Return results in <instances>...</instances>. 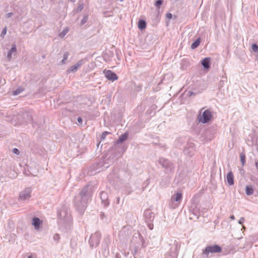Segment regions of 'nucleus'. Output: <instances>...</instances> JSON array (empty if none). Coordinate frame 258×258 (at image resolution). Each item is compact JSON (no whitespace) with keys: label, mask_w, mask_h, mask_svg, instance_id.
I'll use <instances>...</instances> for the list:
<instances>
[{"label":"nucleus","mask_w":258,"mask_h":258,"mask_svg":"<svg viewBox=\"0 0 258 258\" xmlns=\"http://www.w3.org/2000/svg\"><path fill=\"white\" fill-rule=\"evenodd\" d=\"M72 2H75L76 0H70Z\"/></svg>","instance_id":"obj_58"},{"label":"nucleus","mask_w":258,"mask_h":258,"mask_svg":"<svg viewBox=\"0 0 258 258\" xmlns=\"http://www.w3.org/2000/svg\"><path fill=\"white\" fill-rule=\"evenodd\" d=\"M245 155L244 153H241L240 154V161L241 162V164H242V165L243 166L245 162H246V160H245Z\"/></svg>","instance_id":"obj_28"},{"label":"nucleus","mask_w":258,"mask_h":258,"mask_svg":"<svg viewBox=\"0 0 258 258\" xmlns=\"http://www.w3.org/2000/svg\"><path fill=\"white\" fill-rule=\"evenodd\" d=\"M111 240L109 235L104 237L102 243L101 253L103 257L106 258L109 254V245Z\"/></svg>","instance_id":"obj_2"},{"label":"nucleus","mask_w":258,"mask_h":258,"mask_svg":"<svg viewBox=\"0 0 258 258\" xmlns=\"http://www.w3.org/2000/svg\"><path fill=\"white\" fill-rule=\"evenodd\" d=\"M63 35H64L67 33V32H65L64 30L63 31Z\"/></svg>","instance_id":"obj_57"},{"label":"nucleus","mask_w":258,"mask_h":258,"mask_svg":"<svg viewBox=\"0 0 258 258\" xmlns=\"http://www.w3.org/2000/svg\"><path fill=\"white\" fill-rule=\"evenodd\" d=\"M93 192V187L87 184L81 189L78 195L75 196L74 206L80 214H83L85 212L88 203L92 200Z\"/></svg>","instance_id":"obj_1"},{"label":"nucleus","mask_w":258,"mask_h":258,"mask_svg":"<svg viewBox=\"0 0 258 258\" xmlns=\"http://www.w3.org/2000/svg\"><path fill=\"white\" fill-rule=\"evenodd\" d=\"M116 204H119L120 202V198L119 197H116Z\"/></svg>","instance_id":"obj_49"},{"label":"nucleus","mask_w":258,"mask_h":258,"mask_svg":"<svg viewBox=\"0 0 258 258\" xmlns=\"http://www.w3.org/2000/svg\"><path fill=\"white\" fill-rule=\"evenodd\" d=\"M83 64V60L81 59L78 61L75 65L72 66L69 69H68V73H75L77 71L78 69Z\"/></svg>","instance_id":"obj_14"},{"label":"nucleus","mask_w":258,"mask_h":258,"mask_svg":"<svg viewBox=\"0 0 258 258\" xmlns=\"http://www.w3.org/2000/svg\"><path fill=\"white\" fill-rule=\"evenodd\" d=\"M42 224V221L38 217H34L32 218V224L35 229L38 230Z\"/></svg>","instance_id":"obj_15"},{"label":"nucleus","mask_w":258,"mask_h":258,"mask_svg":"<svg viewBox=\"0 0 258 258\" xmlns=\"http://www.w3.org/2000/svg\"><path fill=\"white\" fill-rule=\"evenodd\" d=\"M252 50L255 52H258V45L255 44H252L251 46Z\"/></svg>","instance_id":"obj_32"},{"label":"nucleus","mask_w":258,"mask_h":258,"mask_svg":"<svg viewBox=\"0 0 258 258\" xmlns=\"http://www.w3.org/2000/svg\"><path fill=\"white\" fill-rule=\"evenodd\" d=\"M23 90L24 89L22 88L19 87L16 90L13 91L12 94L13 95H18L22 92Z\"/></svg>","instance_id":"obj_29"},{"label":"nucleus","mask_w":258,"mask_h":258,"mask_svg":"<svg viewBox=\"0 0 258 258\" xmlns=\"http://www.w3.org/2000/svg\"><path fill=\"white\" fill-rule=\"evenodd\" d=\"M53 240L55 241H56L57 242H58L59 239H60V236L57 233H56L54 235H53Z\"/></svg>","instance_id":"obj_34"},{"label":"nucleus","mask_w":258,"mask_h":258,"mask_svg":"<svg viewBox=\"0 0 258 258\" xmlns=\"http://www.w3.org/2000/svg\"><path fill=\"white\" fill-rule=\"evenodd\" d=\"M226 179L228 184L229 185H232L234 184V176L232 171H229L226 176Z\"/></svg>","instance_id":"obj_19"},{"label":"nucleus","mask_w":258,"mask_h":258,"mask_svg":"<svg viewBox=\"0 0 258 258\" xmlns=\"http://www.w3.org/2000/svg\"><path fill=\"white\" fill-rule=\"evenodd\" d=\"M189 211L192 212L193 215H194L195 216H197V218L199 217L200 215V212L198 209H197L196 208H192L191 207H190Z\"/></svg>","instance_id":"obj_25"},{"label":"nucleus","mask_w":258,"mask_h":258,"mask_svg":"<svg viewBox=\"0 0 258 258\" xmlns=\"http://www.w3.org/2000/svg\"><path fill=\"white\" fill-rule=\"evenodd\" d=\"M147 26L146 22L143 19H140L138 21V28L141 30H144Z\"/></svg>","instance_id":"obj_23"},{"label":"nucleus","mask_w":258,"mask_h":258,"mask_svg":"<svg viewBox=\"0 0 258 258\" xmlns=\"http://www.w3.org/2000/svg\"><path fill=\"white\" fill-rule=\"evenodd\" d=\"M158 163L163 168H165L167 171H171L173 168L172 163L168 160L163 158H159Z\"/></svg>","instance_id":"obj_6"},{"label":"nucleus","mask_w":258,"mask_h":258,"mask_svg":"<svg viewBox=\"0 0 258 258\" xmlns=\"http://www.w3.org/2000/svg\"><path fill=\"white\" fill-rule=\"evenodd\" d=\"M195 151V144L192 143H188L184 147L183 152L185 154L192 156Z\"/></svg>","instance_id":"obj_9"},{"label":"nucleus","mask_w":258,"mask_h":258,"mask_svg":"<svg viewBox=\"0 0 258 258\" xmlns=\"http://www.w3.org/2000/svg\"><path fill=\"white\" fill-rule=\"evenodd\" d=\"M104 72L105 77L108 80L113 82L118 79V76L114 72L110 70H105Z\"/></svg>","instance_id":"obj_10"},{"label":"nucleus","mask_w":258,"mask_h":258,"mask_svg":"<svg viewBox=\"0 0 258 258\" xmlns=\"http://www.w3.org/2000/svg\"><path fill=\"white\" fill-rule=\"evenodd\" d=\"M31 189L30 188L27 187L22 191L19 194V199L24 201L29 199L30 197Z\"/></svg>","instance_id":"obj_8"},{"label":"nucleus","mask_w":258,"mask_h":258,"mask_svg":"<svg viewBox=\"0 0 258 258\" xmlns=\"http://www.w3.org/2000/svg\"><path fill=\"white\" fill-rule=\"evenodd\" d=\"M101 239V233L99 232H96L94 234H92L89 239V244L91 248L97 247Z\"/></svg>","instance_id":"obj_4"},{"label":"nucleus","mask_w":258,"mask_h":258,"mask_svg":"<svg viewBox=\"0 0 258 258\" xmlns=\"http://www.w3.org/2000/svg\"><path fill=\"white\" fill-rule=\"evenodd\" d=\"M110 133L109 132H108L107 131H105L104 132H103L101 134V140H103L105 139L106 138V136L108 134H109Z\"/></svg>","instance_id":"obj_33"},{"label":"nucleus","mask_w":258,"mask_h":258,"mask_svg":"<svg viewBox=\"0 0 258 258\" xmlns=\"http://www.w3.org/2000/svg\"><path fill=\"white\" fill-rule=\"evenodd\" d=\"M7 27H5L2 30V32H1V37L3 38L4 37V36L7 33Z\"/></svg>","instance_id":"obj_35"},{"label":"nucleus","mask_w":258,"mask_h":258,"mask_svg":"<svg viewBox=\"0 0 258 258\" xmlns=\"http://www.w3.org/2000/svg\"><path fill=\"white\" fill-rule=\"evenodd\" d=\"M214 130L212 128H207L205 131L204 137L207 141H209L212 140L214 137Z\"/></svg>","instance_id":"obj_13"},{"label":"nucleus","mask_w":258,"mask_h":258,"mask_svg":"<svg viewBox=\"0 0 258 258\" xmlns=\"http://www.w3.org/2000/svg\"><path fill=\"white\" fill-rule=\"evenodd\" d=\"M177 206H176L175 207H173V208H175L176 207H177Z\"/></svg>","instance_id":"obj_63"},{"label":"nucleus","mask_w":258,"mask_h":258,"mask_svg":"<svg viewBox=\"0 0 258 258\" xmlns=\"http://www.w3.org/2000/svg\"><path fill=\"white\" fill-rule=\"evenodd\" d=\"M141 89V86H140V85L138 87L137 89V90L138 91H140Z\"/></svg>","instance_id":"obj_54"},{"label":"nucleus","mask_w":258,"mask_h":258,"mask_svg":"<svg viewBox=\"0 0 258 258\" xmlns=\"http://www.w3.org/2000/svg\"><path fill=\"white\" fill-rule=\"evenodd\" d=\"M28 258H33V256H32V255L31 254V255H29L28 256Z\"/></svg>","instance_id":"obj_55"},{"label":"nucleus","mask_w":258,"mask_h":258,"mask_svg":"<svg viewBox=\"0 0 258 258\" xmlns=\"http://www.w3.org/2000/svg\"><path fill=\"white\" fill-rule=\"evenodd\" d=\"M223 79L221 80L219 83V88L221 89L225 85V83L227 82V78L223 77H222Z\"/></svg>","instance_id":"obj_27"},{"label":"nucleus","mask_w":258,"mask_h":258,"mask_svg":"<svg viewBox=\"0 0 258 258\" xmlns=\"http://www.w3.org/2000/svg\"><path fill=\"white\" fill-rule=\"evenodd\" d=\"M17 51V47L15 44H13L11 48L8 51L7 54V58L9 60H10L12 58V54L14 52H16Z\"/></svg>","instance_id":"obj_20"},{"label":"nucleus","mask_w":258,"mask_h":258,"mask_svg":"<svg viewBox=\"0 0 258 258\" xmlns=\"http://www.w3.org/2000/svg\"><path fill=\"white\" fill-rule=\"evenodd\" d=\"M100 217L101 219L103 220L104 218H107V216L105 215L104 212H100Z\"/></svg>","instance_id":"obj_38"},{"label":"nucleus","mask_w":258,"mask_h":258,"mask_svg":"<svg viewBox=\"0 0 258 258\" xmlns=\"http://www.w3.org/2000/svg\"><path fill=\"white\" fill-rule=\"evenodd\" d=\"M13 153L16 155H19L20 154V151L17 148H14L13 149Z\"/></svg>","instance_id":"obj_42"},{"label":"nucleus","mask_w":258,"mask_h":258,"mask_svg":"<svg viewBox=\"0 0 258 258\" xmlns=\"http://www.w3.org/2000/svg\"><path fill=\"white\" fill-rule=\"evenodd\" d=\"M100 199L104 207H108L109 205V202L108 201V196L106 191H102L100 192Z\"/></svg>","instance_id":"obj_12"},{"label":"nucleus","mask_w":258,"mask_h":258,"mask_svg":"<svg viewBox=\"0 0 258 258\" xmlns=\"http://www.w3.org/2000/svg\"><path fill=\"white\" fill-rule=\"evenodd\" d=\"M222 251V247L217 244L208 245L203 250V254H205L207 257L210 253H219Z\"/></svg>","instance_id":"obj_3"},{"label":"nucleus","mask_w":258,"mask_h":258,"mask_svg":"<svg viewBox=\"0 0 258 258\" xmlns=\"http://www.w3.org/2000/svg\"><path fill=\"white\" fill-rule=\"evenodd\" d=\"M182 196L181 192H178L174 195L171 196V202H176L179 204L182 200Z\"/></svg>","instance_id":"obj_18"},{"label":"nucleus","mask_w":258,"mask_h":258,"mask_svg":"<svg viewBox=\"0 0 258 258\" xmlns=\"http://www.w3.org/2000/svg\"><path fill=\"white\" fill-rule=\"evenodd\" d=\"M201 64L206 70L209 69L211 66V58L205 57L201 61Z\"/></svg>","instance_id":"obj_17"},{"label":"nucleus","mask_w":258,"mask_h":258,"mask_svg":"<svg viewBox=\"0 0 258 258\" xmlns=\"http://www.w3.org/2000/svg\"><path fill=\"white\" fill-rule=\"evenodd\" d=\"M255 166L256 170L258 171V161H256L255 162Z\"/></svg>","instance_id":"obj_48"},{"label":"nucleus","mask_w":258,"mask_h":258,"mask_svg":"<svg viewBox=\"0 0 258 258\" xmlns=\"http://www.w3.org/2000/svg\"><path fill=\"white\" fill-rule=\"evenodd\" d=\"M23 117L24 121L27 123H31L33 127L36 125V123L33 121L32 112L31 111H25L23 113Z\"/></svg>","instance_id":"obj_7"},{"label":"nucleus","mask_w":258,"mask_h":258,"mask_svg":"<svg viewBox=\"0 0 258 258\" xmlns=\"http://www.w3.org/2000/svg\"><path fill=\"white\" fill-rule=\"evenodd\" d=\"M115 258H121V256L119 254L116 253L115 254Z\"/></svg>","instance_id":"obj_51"},{"label":"nucleus","mask_w":258,"mask_h":258,"mask_svg":"<svg viewBox=\"0 0 258 258\" xmlns=\"http://www.w3.org/2000/svg\"><path fill=\"white\" fill-rule=\"evenodd\" d=\"M107 160H108V159H106V160H105V162H106V161Z\"/></svg>","instance_id":"obj_60"},{"label":"nucleus","mask_w":258,"mask_h":258,"mask_svg":"<svg viewBox=\"0 0 258 258\" xmlns=\"http://www.w3.org/2000/svg\"><path fill=\"white\" fill-rule=\"evenodd\" d=\"M140 239L141 240V242H142V246L143 247H146V245L145 244V240L144 239L143 236L140 234Z\"/></svg>","instance_id":"obj_37"},{"label":"nucleus","mask_w":258,"mask_h":258,"mask_svg":"<svg viewBox=\"0 0 258 258\" xmlns=\"http://www.w3.org/2000/svg\"><path fill=\"white\" fill-rule=\"evenodd\" d=\"M244 220H245V219L243 217L240 218V219H239V220L238 221L239 224H242L244 223Z\"/></svg>","instance_id":"obj_45"},{"label":"nucleus","mask_w":258,"mask_h":258,"mask_svg":"<svg viewBox=\"0 0 258 258\" xmlns=\"http://www.w3.org/2000/svg\"><path fill=\"white\" fill-rule=\"evenodd\" d=\"M14 15L13 13L10 12L8 14H7L5 16L6 18H11L12 16H13Z\"/></svg>","instance_id":"obj_43"},{"label":"nucleus","mask_w":258,"mask_h":258,"mask_svg":"<svg viewBox=\"0 0 258 258\" xmlns=\"http://www.w3.org/2000/svg\"><path fill=\"white\" fill-rule=\"evenodd\" d=\"M77 121H78V122L79 123H82V122H83V120H82V117H78L77 118Z\"/></svg>","instance_id":"obj_46"},{"label":"nucleus","mask_w":258,"mask_h":258,"mask_svg":"<svg viewBox=\"0 0 258 258\" xmlns=\"http://www.w3.org/2000/svg\"><path fill=\"white\" fill-rule=\"evenodd\" d=\"M230 218L231 219V220H234L235 219V217L233 215H232L230 216Z\"/></svg>","instance_id":"obj_52"},{"label":"nucleus","mask_w":258,"mask_h":258,"mask_svg":"<svg viewBox=\"0 0 258 258\" xmlns=\"http://www.w3.org/2000/svg\"><path fill=\"white\" fill-rule=\"evenodd\" d=\"M245 194L247 196H251L253 194L254 188L251 185H246L245 189Z\"/></svg>","instance_id":"obj_22"},{"label":"nucleus","mask_w":258,"mask_h":258,"mask_svg":"<svg viewBox=\"0 0 258 258\" xmlns=\"http://www.w3.org/2000/svg\"><path fill=\"white\" fill-rule=\"evenodd\" d=\"M195 94V93H194V92H191V91H190V92H189V95L190 96H191V95H193V94Z\"/></svg>","instance_id":"obj_53"},{"label":"nucleus","mask_w":258,"mask_h":258,"mask_svg":"<svg viewBox=\"0 0 258 258\" xmlns=\"http://www.w3.org/2000/svg\"><path fill=\"white\" fill-rule=\"evenodd\" d=\"M166 17L167 19H171L172 17V15L171 13H167L166 14Z\"/></svg>","instance_id":"obj_44"},{"label":"nucleus","mask_w":258,"mask_h":258,"mask_svg":"<svg viewBox=\"0 0 258 258\" xmlns=\"http://www.w3.org/2000/svg\"><path fill=\"white\" fill-rule=\"evenodd\" d=\"M212 116V112L209 109H207L203 112L202 115L200 114L198 118L200 122L206 123L211 120Z\"/></svg>","instance_id":"obj_5"},{"label":"nucleus","mask_w":258,"mask_h":258,"mask_svg":"<svg viewBox=\"0 0 258 258\" xmlns=\"http://www.w3.org/2000/svg\"><path fill=\"white\" fill-rule=\"evenodd\" d=\"M181 69H182V70H184V69H185V68H184V67H183V65H182V66L181 67Z\"/></svg>","instance_id":"obj_56"},{"label":"nucleus","mask_w":258,"mask_h":258,"mask_svg":"<svg viewBox=\"0 0 258 258\" xmlns=\"http://www.w3.org/2000/svg\"><path fill=\"white\" fill-rule=\"evenodd\" d=\"M164 0H155L154 5L158 10L160 9L161 6L162 5Z\"/></svg>","instance_id":"obj_26"},{"label":"nucleus","mask_w":258,"mask_h":258,"mask_svg":"<svg viewBox=\"0 0 258 258\" xmlns=\"http://www.w3.org/2000/svg\"><path fill=\"white\" fill-rule=\"evenodd\" d=\"M69 55V53L68 51H66L64 53L63 55V59L67 60L68 58Z\"/></svg>","instance_id":"obj_39"},{"label":"nucleus","mask_w":258,"mask_h":258,"mask_svg":"<svg viewBox=\"0 0 258 258\" xmlns=\"http://www.w3.org/2000/svg\"><path fill=\"white\" fill-rule=\"evenodd\" d=\"M70 216V213H68L66 209L61 210L58 214L59 217L61 219L64 220L65 221H67V220L69 219Z\"/></svg>","instance_id":"obj_16"},{"label":"nucleus","mask_w":258,"mask_h":258,"mask_svg":"<svg viewBox=\"0 0 258 258\" xmlns=\"http://www.w3.org/2000/svg\"><path fill=\"white\" fill-rule=\"evenodd\" d=\"M70 244L73 248H75L76 247V243L75 239H72L70 241Z\"/></svg>","instance_id":"obj_36"},{"label":"nucleus","mask_w":258,"mask_h":258,"mask_svg":"<svg viewBox=\"0 0 258 258\" xmlns=\"http://www.w3.org/2000/svg\"><path fill=\"white\" fill-rule=\"evenodd\" d=\"M107 160H108V159H106V160H105V162H106V161Z\"/></svg>","instance_id":"obj_59"},{"label":"nucleus","mask_w":258,"mask_h":258,"mask_svg":"<svg viewBox=\"0 0 258 258\" xmlns=\"http://www.w3.org/2000/svg\"><path fill=\"white\" fill-rule=\"evenodd\" d=\"M144 216L147 223L152 222L154 219V214L150 209H146L144 212Z\"/></svg>","instance_id":"obj_11"},{"label":"nucleus","mask_w":258,"mask_h":258,"mask_svg":"<svg viewBox=\"0 0 258 258\" xmlns=\"http://www.w3.org/2000/svg\"><path fill=\"white\" fill-rule=\"evenodd\" d=\"M128 137V133H124L123 134L121 135L116 141L117 144H121L123 143L126 140Z\"/></svg>","instance_id":"obj_21"},{"label":"nucleus","mask_w":258,"mask_h":258,"mask_svg":"<svg viewBox=\"0 0 258 258\" xmlns=\"http://www.w3.org/2000/svg\"><path fill=\"white\" fill-rule=\"evenodd\" d=\"M177 246L176 244H175L174 245V250L172 252V254H173V255H174L175 256H176L177 255Z\"/></svg>","instance_id":"obj_40"},{"label":"nucleus","mask_w":258,"mask_h":258,"mask_svg":"<svg viewBox=\"0 0 258 258\" xmlns=\"http://www.w3.org/2000/svg\"><path fill=\"white\" fill-rule=\"evenodd\" d=\"M257 184H258V179L257 180V182H256Z\"/></svg>","instance_id":"obj_62"},{"label":"nucleus","mask_w":258,"mask_h":258,"mask_svg":"<svg viewBox=\"0 0 258 258\" xmlns=\"http://www.w3.org/2000/svg\"><path fill=\"white\" fill-rule=\"evenodd\" d=\"M88 19V15H84L83 18L82 19L81 22V25H83L85 23H86Z\"/></svg>","instance_id":"obj_31"},{"label":"nucleus","mask_w":258,"mask_h":258,"mask_svg":"<svg viewBox=\"0 0 258 258\" xmlns=\"http://www.w3.org/2000/svg\"><path fill=\"white\" fill-rule=\"evenodd\" d=\"M83 8H84V4L82 3L79 5V6L78 7V8L74 10V11L75 12V13H78V12H80L81 11H82Z\"/></svg>","instance_id":"obj_30"},{"label":"nucleus","mask_w":258,"mask_h":258,"mask_svg":"<svg viewBox=\"0 0 258 258\" xmlns=\"http://www.w3.org/2000/svg\"><path fill=\"white\" fill-rule=\"evenodd\" d=\"M138 247L137 246H135L134 248V251H132V254H133V255L135 256V255L136 254V253H137L138 252Z\"/></svg>","instance_id":"obj_41"},{"label":"nucleus","mask_w":258,"mask_h":258,"mask_svg":"<svg viewBox=\"0 0 258 258\" xmlns=\"http://www.w3.org/2000/svg\"><path fill=\"white\" fill-rule=\"evenodd\" d=\"M66 59H62L60 62L61 64H63L66 63Z\"/></svg>","instance_id":"obj_50"},{"label":"nucleus","mask_w":258,"mask_h":258,"mask_svg":"<svg viewBox=\"0 0 258 258\" xmlns=\"http://www.w3.org/2000/svg\"><path fill=\"white\" fill-rule=\"evenodd\" d=\"M148 227L150 229L152 230L153 228V225L152 223H148Z\"/></svg>","instance_id":"obj_47"},{"label":"nucleus","mask_w":258,"mask_h":258,"mask_svg":"<svg viewBox=\"0 0 258 258\" xmlns=\"http://www.w3.org/2000/svg\"><path fill=\"white\" fill-rule=\"evenodd\" d=\"M201 39L199 37L197 38L191 45V48L195 49L197 48L200 44Z\"/></svg>","instance_id":"obj_24"},{"label":"nucleus","mask_w":258,"mask_h":258,"mask_svg":"<svg viewBox=\"0 0 258 258\" xmlns=\"http://www.w3.org/2000/svg\"><path fill=\"white\" fill-rule=\"evenodd\" d=\"M107 160H108V159H106V160H105V162H106V161Z\"/></svg>","instance_id":"obj_61"}]
</instances>
